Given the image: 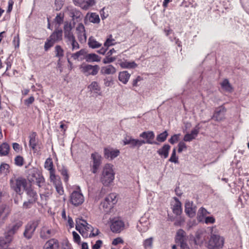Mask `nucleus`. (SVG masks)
I'll use <instances>...</instances> for the list:
<instances>
[{
  "label": "nucleus",
  "mask_w": 249,
  "mask_h": 249,
  "mask_svg": "<svg viewBox=\"0 0 249 249\" xmlns=\"http://www.w3.org/2000/svg\"><path fill=\"white\" fill-rule=\"evenodd\" d=\"M115 173L110 164H107L103 168L101 181L105 186L109 185L114 179Z\"/></svg>",
  "instance_id": "f257e3e1"
},
{
  "label": "nucleus",
  "mask_w": 249,
  "mask_h": 249,
  "mask_svg": "<svg viewBox=\"0 0 249 249\" xmlns=\"http://www.w3.org/2000/svg\"><path fill=\"white\" fill-rule=\"evenodd\" d=\"M11 188L17 194L20 195L22 191L25 190L27 187V181L22 177L13 178L10 180Z\"/></svg>",
  "instance_id": "f03ea898"
},
{
  "label": "nucleus",
  "mask_w": 249,
  "mask_h": 249,
  "mask_svg": "<svg viewBox=\"0 0 249 249\" xmlns=\"http://www.w3.org/2000/svg\"><path fill=\"white\" fill-rule=\"evenodd\" d=\"M224 239L219 235L212 234L209 240L207 247L209 249H221L224 245Z\"/></svg>",
  "instance_id": "7ed1b4c3"
},
{
  "label": "nucleus",
  "mask_w": 249,
  "mask_h": 249,
  "mask_svg": "<svg viewBox=\"0 0 249 249\" xmlns=\"http://www.w3.org/2000/svg\"><path fill=\"white\" fill-rule=\"evenodd\" d=\"M40 222L39 219L34 220L29 222L25 226L23 232L24 236L28 239H31Z\"/></svg>",
  "instance_id": "20e7f679"
},
{
  "label": "nucleus",
  "mask_w": 249,
  "mask_h": 249,
  "mask_svg": "<svg viewBox=\"0 0 249 249\" xmlns=\"http://www.w3.org/2000/svg\"><path fill=\"white\" fill-rule=\"evenodd\" d=\"M23 222L21 221H17L10 225L5 233V236L8 238V241H11L13 239V235L17 232L18 229L22 226Z\"/></svg>",
  "instance_id": "39448f33"
},
{
  "label": "nucleus",
  "mask_w": 249,
  "mask_h": 249,
  "mask_svg": "<svg viewBox=\"0 0 249 249\" xmlns=\"http://www.w3.org/2000/svg\"><path fill=\"white\" fill-rule=\"evenodd\" d=\"M124 145H129L130 147L134 148L137 147L139 148L143 144L144 142L141 141V140L135 139L132 136L126 135L123 140Z\"/></svg>",
  "instance_id": "423d86ee"
},
{
  "label": "nucleus",
  "mask_w": 249,
  "mask_h": 249,
  "mask_svg": "<svg viewBox=\"0 0 249 249\" xmlns=\"http://www.w3.org/2000/svg\"><path fill=\"white\" fill-rule=\"evenodd\" d=\"M140 137L145 140H141L144 142L143 144L145 143L150 144H159V143L154 141L155 138V134L153 131H147L142 132L140 134Z\"/></svg>",
  "instance_id": "0eeeda50"
},
{
  "label": "nucleus",
  "mask_w": 249,
  "mask_h": 249,
  "mask_svg": "<svg viewBox=\"0 0 249 249\" xmlns=\"http://www.w3.org/2000/svg\"><path fill=\"white\" fill-rule=\"evenodd\" d=\"M111 221L110 229L112 232L119 233L124 229V223L119 218H114Z\"/></svg>",
  "instance_id": "6e6552de"
},
{
  "label": "nucleus",
  "mask_w": 249,
  "mask_h": 249,
  "mask_svg": "<svg viewBox=\"0 0 249 249\" xmlns=\"http://www.w3.org/2000/svg\"><path fill=\"white\" fill-rule=\"evenodd\" d=\"M83 195L79 192L74 191L71 195L70 202L74 206H77L84 202Z\"/></svg>",
  "instance_id": "1a4fd4ad"
},
{
  "label": "nucleus",
  "mask_w": 249,
  "mask_h": 249,
  "mask_svg": "<svg viewBox=\"0 0 249 249\" xmlns=\"http://www.w3.org/2000/svg\"><path fill=\"white\" fill-rule=\"evenodd\" d=\"M82 71L84 73H87L89 75H96L100 69L98 65L92 66L89 64L82 65L81 66Z\"/></svg>",
  "instance_id": "9d476101"
},
{
  "label": "nucleus",
  "mask_w": 249,
  "mask_h": 249,
  "mask_svg": "<svg viewBox=\"0 0 249 249\" xmlns=\"http://www.w3.org/2000/svg\"><path fill=\"white\" fill-rule=\"evenodd\" d=\"M117 195L115 193H111L106 196L101 205L105 208H111L117 202Z\"/></svg>",
  "instance_id": "9b49d317"
},
{
  "label": "nucleus",
  "mask_w": 249,
  "mask_h": 249,
  "mask_svg": "<svg viewBox=\"0 0 249 249\" xmlns=\"http://www.w3.org/2000/svg\"><path fill=\"white\" fill-rule=\"evenodd\" d=\"M226 112V109L223 106H220L215 109L213 115L212 119L216 121L220 122L225 119V115Z\"/></svg>",
  "instance_id": "f8f14e48"
},
{
  "label": "nucleus",
  "mask_w": 249,
  "mask_h": 249,
  "mask_svg": "<svg viewBox=\"0 0 249 249\" xmlns=\"http://www.w3.org/2000/svg\"><path fill=\"white\" fill-rule=\"evenodd\" d=\"M54 234L55 232L54 230L44 225L40 230V237L43 239H47L54 235Z\"/></svg>",
  "instance_id": "ddd939ff"
},
{
  "label": "nucleus",
  "mask_w": 249,
  "mask_h": 249,
  "mask_svg": "<svg viewBox=\"0 0 249 249\" xmlns=\"http://www.w3.org/2000/svg\"><path fill=\"white\" fill-rule=\"evenodd\" d=\"M91 158L93 160L92 173H96L101 163V156L97 153H92Z\"/></svg>",
  "instance_id": "4468645a"
},
{
  "label": "nucleus",
  "mask_w": 249,
  "mask_h": 249,
  "mask_svg": "<svg viewBox=\"0 0 249 249\" xmlns=\"http://www.w3.org/2000/svg\"><path fill=\"white\" fill-rule=\"evenodd\" d=\"M60 246L58 241L52 238L47 241L43 246V249H59Z\"/></svg>",
  "instance_id": "2eb2a0df"
},
{
  "label": "nucleus",
  "mask_w": 249,
  "mask_h": 249,
  "mask_svg": "<svg viewBox=\"0 0 249 249\" xmlns=\"http://www.w3.org/2000/svg\"><path fill=\"white\" fill-rule=\"evenodd\" d=\"M185 212L190 217H193L196 213V207L192 201H187L185 205Z\"/></svg>",
  "instance_id": "dca6fc26"
},
{
  "label": "nucleus",
  "mask_w": 249,
  "mask_h": 249,
  "mask_svg": "<svg viewBox=\"0 0 249 249\" xmlns=\"http://www.w3.org/2000/svg\"><path fill=\"white\" fill-rule=\"evenodd\" d=\"M120 153V151L117 149H113L112 148H105L104 149L105 157L106 158L113 160L117 157Z\"/></svg>",
  "instance_id": "f3484780"
},
{
  "label": "nucleus",
  "mask_w": 249,
  "mask_h": 249,
  "mask_svg": "<svg viewBox=\"0 0 249 249\" xmlns=\"http://www.w3.org/2000/svg\"><path fill=\"white\" fill-rule=\"evenodd\" d=\"M188 238L186 236L185 232L182 229L179 230L176 234V241L177 244H181L187 242Z\"/></svg>",
  "instance_id": "a211bd4d"
},
{
  "label": "nucleus",
  "mask_w": 249,
  "mask_h": 249,
  "mask_svg": "<svg viewBox=\"0 0 249 249\" xmlns=\"http://www.w3.org/2000/svg\"><path fill=\"white\" fill-rule=\"evenodd\" d=\"M174 199L175 201V204L173 205V212L176 215H179L181 214L182 213L181 204L177 197H174Z\"/></svg>",
  "instance_id": "6ab92c4d"
},
{
  "label": "nucleus",
  "mask_w": 249,
  "mask_h": 249,
  "mask_svg": "<svg viewBox=\"0 0 249 249\" xmlns=\"http://www.w3.org/2000/svg\"><path fill=\"white\" fill-rule=\"evenodd\" d=\"M25 191L27 195L28 199L36 202L37 199V195L36 192L32 188L31 186L30 185Z\"/></svg>",
  "instance_id": "aec40b11"
},
{
  "label": "nucleus",
  "mask_w": 249,
  "mask_h": 249,
  "mask_svg": "<svg viewBox=\"0 0 249 249\" xmlns=\"http://www.w3.org/2000/svg\"><path fill=\"white\" fill-rule=\"evenodd\" d=\"M63 31L61 29H56L49 36L51 39L53 40L55 43L60 41L62 39Z\"/></svg>",
  "instance_id": "412c9836"
},
{
  "label": "nucleus",
  "mask_w": 249,
  "mask_h": 249,
  "mask_svg": "<svg viewBox=\"0 0 249 249\" xmlns=\"http://www.w3.org/2000/svg\"><path fill=\"white\" fill-rule=\"evenodd\" d=\"M116 72V68L111 65L102 67L100 71L102 74H113Z\"/></svg>",
  "instance_id": "4be33fe9"
},
{
  "label": "nucleus",
  "mask_w": 249,
  "mask_h": 249,
  "mask_svg": "<svg viewBox=\"0 0 249 249\" xmlns=\"http://www.w3.org/2000/svg\"><path fill=\"white\" fill-rule=\"evenodd\" d=\"M83 58L88 62H93L100 61L101 58L95 53H87L86 52V56Z\"/></svg>",
  "instance_id": "5701e85b"
},
{
  "label": "nucleus",
  "mask_w": 249,
  "mask_h": 249,
  "mask_svg": "<svg viewBox=\"0 0 249 249\" xmlns=\"http://www.w3.org/2000/svg\"><path fill=\"white\" fill-rule=\"evenodd\" d=\"M170 147V146L168 144H164L161 148L157 151V153L160 156H163L164 158H167L168 157Z\"/></svg>",
  "instance_id": "b1692460"
},
{
  "label": "nucleus",
  "mask_w": 249,
  "mask_h": 249,
  "mask_svg": "<svg viewBox=\"0 0 249 249\" xmlns=\"http://www.w3.org/2000/svg\"><path fill=\"white\" fill-rule=\"evenodd\" d=\"M86 19H88L90 22L93 23H99L100 21L99 15L95 13L88 14L86 15Z\"/></svg>",
  "instance_id": "393cba45"
},
{
  "label": "nucleus",
  "mask_w": 249,
  "mask_h": 249,
  "mask_svg": "<svg viewBox=\"0 0 249 249\" xmlns=\"http://www.w3.org/2000/svg\"><path fill=\"white\" fill-rule=\"evenodd\" d=\"M130 76V74L127 71H121L119 74V80L123 84H126Z\"/></svg>",
  "instance_id": "a878e982"
},
{
  "label": "nucleus",
  "mask_w": 249,
  "mask_h": 249,
  "mask_svg": "<svg viewBox=\"0 0 249 249\" xmlns=\"http://www.w3.org/2000/svg\"><path fill=\"white\" fill-rule=\"evenodd\" d=\"M10 150V146L6 142H3L0 145V156H7Z\"/></svg>",
  "instance_id": "bb28decb"
},
{
  "label": "nucleus",
  "mask_w": 249,
  "mask_h": 249,
  "mask_svg": "<svg viewBox=\"0 0 249 249\" xmlns=\"http://www.w3.org/2000/svg\"><path fill=\"white\" fill-rule=\"evenodd\" d=\"M120 66L123 68L131 69L137 67V64L134 61L129 62L127 60L121 62Z\"/></svg>",
  "instance_id": "cd10ccee"
},
{
  "label": "nucleus",
  "mask_w": 249,
  "mask_h": 249,
  "mask_svg": "<svg viewBox=\"0 0 249 249\" xmlns=\"http://www.w3.org/2000/svg\"><path fill=\"white\" fill-rule=\"evenodd\" d=\"M40 174V172L36 168H33L29 170V177L31 178L30 179L33 181H35Z\"/></svg>",
  "instance_id": "c85d7f7f"
},
{
  "label": "nucleus",
  "mask_w": 249,
  "mask_h": 249,
  "mask_svg": "<svg viewBox=\"0 0 249 249\" xmlns=\"http://www.w3.org/2000/svg\"><path fill=\"white\" fill-rule=\"evenodd\" d=\"M10 212L9 208L6 205L2 204L0 206V217H6L10 213Z\"/></svg>",
  "instance_id": "c756f323"
},
{
  "label": "nucleus",
  "mask_w": 249,
  "mask_h": 249,
  "mask_svg": "<svg viewBox=\"0 0 249 249\" xmlns=\"http://www.w3.org/2000/svg\"><path fill=\"white\" fill-rule=\"evenodd\" d=\"M51 182H53L54 186L61 183V181L59 177L55 176V171L50 173Z\"/></svg>",
  "instance_id": "7c9ffc66"
},
{
  "label": "nucleus",
  "mask_w": 249,
  "mask_h": 249,
  "mask_svg": "<svg viewBox=\"0 0 249 249\" xmlns=\"http://www.w3.org/2000/svg\"><path fill=\"white\" fill-rule=\"evenodd\" d=\"M44 167L46 169L49 171L50 173L55 171L53 167V162L51 158H49L47 159L45 162Z\"/></svg>",
  "instance_id": "2f4dec72"
},
{
  "label": "nucleus",
  "mask_w": 249,
  "mask_h": 249,
  "mask_svg": "<svg viewBox=\"0 0 249 249\" xmlns=\"http://www.w3.org/2000/svg\"><path fill=\"white\" fill-rule=\"evenodd\" d=\"M64 50L60 45L55 47V57H58V65L59 64L61 58L64 56Z\"/></svg>",
  "instance_id": "473e14b6"
},
{
  "label": "nucleus",
  "mask_w": 249,
  "mask_h": 249,
  "mask_svg": "<svg viewBox=\"0 0 249 249\" xmlns=\"http://www.w3.org/2000/svg\"><path fill=\"white\" fill-rule=\"evenodd\" d=\"M83 229H84V230L86 231H90L91 232L89 235V236L90 237H94V236H96L97 235H98L99 233V230L98 229L96 230L95 233L93 232V228L89 224H88V225H87L86 226H84V227H83Z\"/></svg>",
  "instance_id": "72a5a7b5"
},
{
  "label": "nucleus",
  "mask_w": 249,
  "mask_h": 249,
  "mask_svg": "<svg viewBox=\"0 0 249 249\" xmlns=\"http://www.w3.org/2000/svg\"><path fill=\"white\" fill-rule=\"evenodd\" d=\"M36 133L35 132L33 133L29 136V146L32 148V149L35 150L36 146Z\"/></svg>",
  "instance_id": "f704fd0d"
},
{
  "label": "nucleus",
  "mask_w": 249,
  "mask_h": 249,
  "mask_svg": "<svg viewBox=\"0 0 249 249\" xmlns=\"http://www.w3.org/2000/svg\"><path fill=\"white\" fill-rule=\"evenodd\" d=\"M221 87L226 91L231 92L232 91V87L229 80L227 79H224L221 83Z\"/></svg>",
  "instance_id": "c9c22d12"
},
{
  "label": "nucleus",
  "mask_w": 249,
  "mask_h": 249,
  "mask_svg": "<svg viewBox=\"0 0 249 249\" xmlns=\"http://www.w3.org/2000/svg\"><path fill=\"white\" fill-rule=\"evenodd\" d=\"M8 238L5 235L4 238H0V249H6L8 244L11 242V241H8Z\"/></svg>",
  "instance_id": "e433bc0d"
},
{
  "label": "nucleus",
  "mask_w": 249,
  "mask_h": 249,
  "mask_svg": "<svg viewBox=\"0 0 249 249\" xmlns=\"http://www.w3.org/2000/svg\"><path fill=\"white\" fill-rule=\"evenodd\" d=\"M86 54V50L85 49H81L80 51L76 52L75 53H72L71 54V57L74 59L76 60L78 59L79 57L81 56H83L84 57H85Z\"/></svg>",
  "instance_id": "4c0bfd02"
},
{
  "label": "nucleus",
  "mask_w": 249,
  "mask_h": 249,
  "mask_svg": "<svg viewBox=\"0 0 249 249\" xmlns=\"http://www.w3.org/2000/svg\"><path fill=\"white\" fill-rule=\"evenodd\" d=\"M88 45L90 48L93 49L98 48L101 46V44L97 42L91 37H89V39Z\"/></svg>",
  "instance_id": "58836bf2"
},
{
  "label": "nucleus",
  "mask_w": 249,
  "mask_h": 249,
  "mask_svg": "<svg viewBox=\"0 0 249 249\" xmlns=\"http://www.w3.org/2000/svg\"><path fill=\"white\" fill-rule=\"evenodd\" d=\"M153 239L152 237L148 238L144 240L143 245L145 249H152L153 247Z\"/></svg>",
  "instance_id": "ea45409f"
},
{
  "label": "nucleus",
  "mask_w": 249,
  "mask_h": 249,
  "mask_svg": "<svg viewBox=\"0 0 249 249\" xmlns=\"http://www.w3.org/2000/svg\"><path fill=\"white\" fill-rule=\"evenodd\" d=\"M168 135V132L165 130L162 133L157 135L156 140L158 142H164L166 140Z\"/></svg>",
  "instance_id": "a19ab883"
},
{
  "label": "nucleus",
  "mask_w": 249,
  "mask_h": 249,
  "mask_svg": "<svg viewBox=\"0 0 249 249\" xmlns=\"http://www.w3.org/2000/svg\"><path fill=\"white\" fill-rule=\"evenodd\" d=\"M24 162V160L22 156L18 155L15 158L14 163L16 166L21 167L23 165Z\"/></svg>",
  "instance_id": "79ce46f5"
},
{
  "label": "nucleus",
  "mask_w": 249,
  "mask_h": 249,
  "mask_svg": "<svg viewBox=\"0 0 249 249\" xmlns=\"http://www.w3.org/2000/svg\"><path fill=\"white\" fill-rule=\"evenodd\" d=\"M55 42L49 37L47 39L46 41L45 42L44 44V50L45 51H47L50 48L53 47Z\"/></svg>",
  "instance_id": "37998d69"
},
{
  "label": "nucleus",
  "mask_w": 249,
  "mask_h": 249,
  "mask_svg": "<svg viewBox=\"0 0 249 249\" xmlns=\"http://www.w3.org/2000/svg\"><path fill=\"white\" fill-rule=\"evenodd\" d=\"M71 14L73 20H76V21H78V19L81 18L82 14L79 11L72 10Z\"/></svg>",
  "instance_id": "c03bdc74"
},
{
  "label": "nucleus",
  "mask_w": 249,
  "mask_h": 249,
  "mask_svg": "<svg viewBox=\"0 0 249 249\" xmlns=\"http://www.w3.org/2000/svg\"><path fill=\"white\" fill-rule=\"evenodd\" d=\"M59 171L60 172L61 174L64 177V181L65 182L68 181L69 176L68 173V170L64 166H62L60 169H59Z\"/></svg>",
  "instance_id": "a18cd8bd"
},
{
  "label": "nucleus",
  "mask_w": 249,
  "mask_h": 249,
  "mask_svg": "<svg viewBox=\"0 0 249 249\" xmlns=\"http://www.w3.org/2000/svg\"><path fill=\"white\" fill-rule=\"evenodd\" d=\"M113 84L114 81L112 77H106L104 79V84L106 87H111Z\"/></svg>",
  "instance_id": "49530a36"
},
{
  "label": "nucleus",
  "mask_w": 249,
  "mask_h": 249,
  "mask_svg": "<svg viewBox=\"0 0 249 249\" xmlns=\"http://www.w3.org/2000/svg\"><path fill=\"white\" fill-rule=\"evenodd\" d=\"M206 234V232L201 230L197 231L196 233V238L198 240L203 242L205 240L204 236L203 235Z\"/></svg>",
  "instance_id": "de8ad7c7"
},
{
  "label": "nucleus",
  "mask_w": 249,
  "mask_h": 249,
  "mask_svg": "<svg viewBox=\"0 0 249 249\" xmlns=\"http://www.w3.org/2000/svg\"><path fill=\"white\" fill-rule=\"evenodd\" d=\"M9 167H10L8 164L4 163H1L0 166V172L1 173L7 174L9 172Z\"/></svg>",
  "instance_id": "09e8293b"
},
{
  "label": "nucleus",
  "mask_w": 249,
  "mask_h": 249,
  "mask_svg": "<svg viewBox=\"0 0 249 249\" xmlns=\"http://www.w3.org/2000/svg\"><path fill=\"white\" fill-rule=\"evenodd\" d=\"M88 224L86 220L82 218H78L76 220V227L78 226V228L83 229V227L86 226Z\"/></svg>",
  "instance_id": "8fccbe9b"
},
{
  "label": "nucleus",
  "mask_w": 249,
  "mask_h": 249,
  "mask_svg": "<svg viewBox=\"0 0 249 249\" xmlns=\"http://www.w3.org/2000/svg\"><path fill=\"white\" fill-rule=\"evenodd\" d=\"M115 40L112 38V35H110L109 37L107 38L106 42L104 43V46L107 48L109 46L115 45Z\"/></svg>",
  "instance_id": "3c124183"
},
{
  "label": "nucleus",
  "mask_w": 249,
  "mask_h": 249,
  "mask_svg": "<svg viewBox=\"0 0 249 249\" xmlns=\"http://www.w3.org/2000/svg\"><path fill=\"white\" fill-rule=\"evenodd\" d=\"M88 88L96 92L100 90V88L98 84L95 81L92 82L91 84L89 86Z\"/></svg>",
  "instance_id": "603ef678"
},
{
  "label": "nucleus",
  "mask_w": 249,
  "mask_h": 249,
  "mask_svg": "<svg viewBox=\"0 0 249 249\" xmlns=\"http://www.w3.org/2000/svg\"><path fill=\"white\" fill-rule=\"evenodd\" d=\"M169 161L175 163H178V158L176 156V150L175 148L173 150L171 157L169 159Z\"/></svg>",
  "instance_id": "864d4df0"
},
{
  "label": "nucleus",
  "mask_w": 249,
  "mask_h": 249,
  "mask_svg": "<svg viewBox=\"0 0 249 249\" xmlns=\"http://www.w3.org/2000/svg\"><path fill=\"white\" fill-rule=\"evenodd\" d=\"M95 4V0H85V3L84 4L83 6H82V8L85 10H87L89 7L92 6Z\"/></svg>",
  "instance_id": "5fc2aeb1"
},
{
  "label": "nucleus",
  "mask_w": 249,
  "mask_h": 249,
  "mask_svg": "<svg viewBox=\"0 0 249 249\" xmlns=\"http://www.w3.org/2000/svg\"><path fill=\"white\" fill-rule=\"evenodd\" d=\"M200 129V127L199 126V124H197L196 125V126L194 128V129L191 131L190 133L191 135L193 137H194L195 138L197 136L199 133V130Z\"/></svg>",
  "instance_id": "6e6d98bb"
},
{
  "label": "nucleus",
  "mask_w": 249,
  "mask_h": 249,
  "mask_svg": "<svg viewBox=\"0 0 249 249\" xmlns=\"http://www.w3.org/2000/svg\"><path fill=\"white\" fill-rule=\"evenodd\" d=\"M35 203V202L28 199L27 201H26L23 203V208L25 209L30 208Z\"/></svg>",
  "instance_id": "4d7b16f0"
},
{
  "label": "nucleus",
  "mask_w": 249,
  "mask_h": 249,
  "mask_svg": "<svg viewBox=\"0 0 249 249\" xmlns=\"http://www.w3.org/2000/svg\"><path fill=\"white\" fill-rule=\"evenodd\" d=\"M69 44H71L72 46V50H76L79 48L80 46L78 42L76 41L75 38L72 39L69 42Z\"/></svg>",
  "instance_id": "13d9d810"
},
{
  "label": "nucleus",
  "mask_w": 249,
  "mask_h": 249,
  "mask_svg": "<svg viewBox=\"0 0 249 249\" xmlns=\"http://www.w3.org/2000/svg\"><path fill=\"white\" fill-rule=\"evenodd\" d=\"M64 37L67 39V42L69 44V42L75 38L73 33L71 32H68L64 33Z\"/></svg>",
  "instance_id": "bf43d9fd"
},
{
  "label": "nucleus",
  "mask_w": 249,
  "mask_h": 249,
  "mask_svg": "<svg viewBox=\"0 0 249 249\" xmlns=\"http://www.w3.org/2000/svg\"><path fill=\"white\" fill-rule=\"evenodd\" d=\"M37 185L39 187H41L42 185V184L44 182V178L43 177V176L40 174L39 175V176L35 179V180Z\"/></svg>",
  "instance_id": "052dcab7"
},
{
  "label": "nucleus",
  "mask_w": 249,
  "mask_h": 249,
  "mask_svg": "<svg viewBox=\"0 0 249 249\" xmlns=\"http://www.w3.org/2000/svg\"><path fill=\"white\" fill-rule=\"evenodd\" d=\"M115 60H116V57H111V56L107 55L106 57L105 58H104V59L103 60V62L104 64H109V63L114 62Z\"/></svg>",
  "instance_id": "680f3d73"
},
{
  "label": "nucleus",
  "mask_w": 249,
  "mask_h": 249,
  "mask_svg": "<svg viewBox=\"0 0 249 249\" xmlns=\"http://www.w3.org/2000/svg\"><path fill=\"white\" fill-rule=\"evenodd\" d=\"M57 193L60 196L64 194V190L62 183L54 186Z\"/></svg>",
  "instance_id": "e2e57ef3"
},
{
  "label": "nucleus",
  "mask_w": 249,
  "mask_h": 249,
  "mask_svg": "<svg viewBox=\"0 0 249 249\" xmlns=\"http://www.w3.org/2000/svg\"><path fill=\"white\" fill-rule=\"evenodd\" d=\"M35 101V98L34 96H31L28 99L24 100V103L25 105L27 107H29Z\"/></svg>",
  "instance_id": "0e129e2a"
},
{
  "label": "nucleus",
  "mask_w": 249,
  "mask_h": 249,
  "mask_svg": "<svg viewBox=\"0 0 249 249\" xmlns=\"http://www.w3.org/2000/svg\"><path fill=\"white\" fill-rule=\"evenodd\" d=\"M180 134H175L172 136L171 138L169 140V142L170 143L173 144L178 140Z\"/></svg>",
  "instance_id": "69168bd1"
},
{
  "label": "nucleus",
  "mask_w": 249,
  "mask_h": 249,
  "mask_svg": "<svg viewBox=\"0 0 249 249\" xmlns=\"http://www.w3.org/2000/svg\"><path fill=\"white\" fill-rule=\"evenodd\" d=\"M208 214H209V213L203 207H201L198 211V215L199 216H204Z\"/></svg>",
  "instance_id": "338daca9"
},
{
  "label": "nucleus",
  "mask_w": 249,
  "mask_h": 249,
  "mask_svg": "<svg viewBox=\"0 0 249 249\" xmlns=\"http://www.w3.org/2000/svg\"><path fill=\"white\" fill-rule=\"evenodd\" d=\"M55 22L59 25L63 21V16L61 14H57L55 18Z\"/></svg>",
  "instance_id": "774afa93"
}]
</instances>
